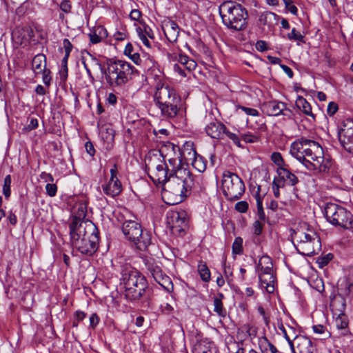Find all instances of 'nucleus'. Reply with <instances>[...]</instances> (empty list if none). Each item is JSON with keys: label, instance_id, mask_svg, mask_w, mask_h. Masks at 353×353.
<instances>
[{"label": "nucleus", "instance_id": "nucleus-1", "mask_svg": "<svg viewBox=\"0 0 353 353\" xmlns=\"http://www.w3.org/2000/svg\"><path fill=\"white\" fill-rule=\"evenodd\" d=\"M161 148L170 150L176 157H170L168 159L167 166L169 170L170 180L167 183L166 192L175 196V203L181 202L191 190L199 185V176H194L188 168L185 167L181 161V157L185 158L187 151L186 143L181 150L178 145L168 142Z\"/></svg>", "mask_w": 353, "mask_h": 353}, {"label": "nucleus", "instance_id": "nucleus-2", "mask_svg": "<svg viewBox=\"0 0 353 353\" xmlns=\"http://www.w3.org/2000/svg\"><path fill=\"white\" fill-rule=\"evenodd\" d=\"M290 154L309 170L328 172L332 165L330 159L324 157L319 143L303 137L292 143Z\"/></svg>", "mask_w": 353, "mask_h": 353}, {"label": "nucleus", "instance_id": "nucleus-3", "mask_svg": "<svg viewBox=\"0 0 353 353\" xmlns=\"http://www.w3.org/2000/svg\"><path fill=\"white\" fill-rule=\"evenodd\" d=\"M154 101L165 119H174L181 112L182 101L176 90L168 83H158L154 94Z\"/></svg>", "mask_w": 353, "mask_h": 353}, {"label": "nucleus", "instance_id": "nucleus-4", "mask_svg": "<svg viewBox=\"0 0 353 353\" xmlns=\"http://www.w3.org/2000/svg\"><path fill=\"white\" fill-rule=\"evenodd\" d=\"M72 245L82 254L93 255L99 248V230L93 223L79 225V228L70 230Z\"/></svg>", "mask_w": 353, "mask_h": 353}, {"label": "nucleus", "instance_id": "nucleus-5", "mask_svg": "<svg viewBox=\"0 0 353 353\" xmlns=\"http://www.w3.org/2000/svg\"><path fill=\"white\" fill-rule=\"evenodd\" d=\"M125 298L130 301H137L150 297V289L145 276L134 268H125L122 272Z\"/></svg>", "mask_w": 353, "mask_h": 353}, {"label": "nucleus", "instance_id": "nucleus-6", "mask_svg": "<svg viewBox=\"0 0 353 353\" xmlns=\"http://www.w3.org/2000/svg\"><path fill=\"white\" fill-rule=\"evenodd\" d=\"M219 13L222 22L228 28L241 31L248 23L249 14L241 4L233 1H225L219 6Z\"/></svg>", "mask_w": 353, "mask_h": 353}, {"label": "nucleus", "instance_id": "nucleus-7", "mask_svg": "<svg viewBox=\"0 0 353 353\" xmlns=\"http://www.w3.org/2000/svg\"><path fill=\"white\" fill-rule=\"evenodd\" d=\"M169 154H163V148L159 150L150 151L144 159L145 171L150 179L155 184L163 185L166 191L167 183L170 180V174L165 158Z\"/></svg>", "mask_w": 353, "mask_h": 353}, {"label": "nucleus", "instance_id": "nucleus-8", "mask_svg": "<svg viewBox=\"0 0 353 353\" xmlns=\"http://www.w3.org/2000/svg\"><path fill=\"white\" fill-rule=\"evenodd\" d=\"M103 73L106 83L112 88H121L138 75L137 70L123 60L110 59Z\"/></svg>", "mask_w": 353, "mask_h": 353}, {"label": "nucleus", "instance_id": "nucleus-9", "mask_svg": "<svg viewBox=\"0 0 353 353\" xmlns=\"http://www.w3.org/2000/svg\"><path fill=\"white\" fill-rule=\"evenodd\" d=\"M121 230L125 239L132 242L140 250H145L151 244L150 234L143 231L141 224L135 221H125Z\"/></svg>", "mask_w": 353, "mask_h": 353}, {"label": "nucleus", "instance_id": "nucleus-10", "mask_svg": "<svg viewBox=\"0 0 353 353\" xmlns=\"http://www.w3.org/2000/svg\"><path fill=\"white\" fill-rule=\"evenodd\" d=\"M327 221L332 225L345 229L353 228V215L345 208L336 203H327L324 208Z\"/></svg>", "mask_w": 353, "mask_h": 353}, {"label": "nucleus", "instance_id": "nucleus-11", "mask_svg": "<svg viewBox=\"0 0 353 353\" xmlns=\"http://www.w3.org/2000/svg\"><path fill=\"white\" fill-rule=\"evenodd\" d=\"M243 180L236 174L230 171L223 173L222 190L225 197L230 201L239 199L245 192Z\"/></svg>", "mask_w": 353, "mask_h": 353}, {"label": "nucleus", "instance_id": "nucleus-12", "mask_svg": "<svg viewBox=\"0 0 353 353\" xmlns=\"http://www.w3.org/2000/svg\"><path fill=\"white\" fill-rule=\"evenodd\" d=\"M167 223L173 234L183 236L188 228V219L185 211H171L167 214Z\"/></svg>", "mask_w": 353, "mask_h": 353}, {"label": "nucleus", "instance_id": "nucleus-13", "mask_svg": "<svg viewBox=\"0 0 353 353\" xmlns=\"http://www.w3.org/2000/svg\"><path fill=\"white\" fill-rule=\"evenodd\" d=\"M339 139L344 149L353 154V119L348 118L343 121L338 133Z\"/></svg>", "mask_w": 353, "mask_h": 353}, {"label": "nucleus", "instance_id": "nucleus-14", "mask_svg": "<svg viewBox=\"0 0 353 353\" xmlns=\"http://www.w3.org/2000/svg\"><path fill=\"white\" fill-rule=\"evenodd\" d=\"M110 179L107 184L102 185L103 192L110 196L114 197L119 195L122 190V185L117 178V167L114 164L110 169Z\"/></svg>", "mask_w": 353, "mask_h": 353}, {"label": "nucleus", "instance_id": "nucleus-15", "mask_svg": "<svg viewBox=\"0 0 353 353\" xmlns=\"http://www.w3.org/2000/svg\"><path fill=\"white\" fill-rule=\"evenodd\" d=\"M262 110L269 116H279L283 114L288 117H291L292 111L286 108L283 102L271 101L264 103L262 105Z\"/></svg>", "mask_w": 353, "mask_h": 353}, {"label": "nucleus", "instance_id": "nucleus-16", "mask_svg": "<svg viewBox=\"0 0 353 353\" xmlns=\"http://www.w3.org/2000/svg\"><path fill=\"white\" fill-rule=\"evenodd\" d=\"M291 350L293 353H316V349L308 337L301 335L294 338V345L291 344Z\"/></svg>", "mask_w": 353, "mask_h": 353}, {"label": "nucleus", "instance_id": "nucleus-17", "mask_svg": "<svg viewBox=\"0 0 353 353\" xmlns=\"http://www.w3.org/2000/svg\"><path fill=\"white\" fill-rule=\"evenodd\" d=\"M162 30L170 42L174 43L176 41L179 35L180 28L175 21L171 19L164 20L162 23Z\"/></svg>", "mask_w": 353, "mask_h": 353}, {"label": "nucleus", "instance_id": "nucleus-18", "mask_svg": "<svg viewBox=\"0 0 353 353\" xmlns=\"http://www.w3.org/2000/svg\"><path fill=\"white\" fill-rule=\"evenodd\" d=\"M295 236L299 239L298 247L300 249H305L307 244H319L320 239L316 232L308 229V232H296Z\"/></svg>", "mask_w": 353, "mask_h": 353}, {"label": "nucleus", "instance_id": "nucleus-19", "mask_svg": "<svg viewBox=\"0 0 353 353\" xmlns=\"http://www.w3.org/2000/svg\"><path fill=\"white\" fill-rule=\"evenodd\" d=\"M143 261L148 275H150L154 281L159 278L163 273L160 263L157 261L154 258L145 256L143 258Z\"/></svg>", "mask_w": 353, "mask_h": 353}, {"label": "nucleus", "instance_id": "nucleus-20", "mask_svg": "<svg viewBox=\"0 0 353 353\" xmlns=\"http://www.w3.org/2000/svg\"><path fill=\"white\" fill-rule=\"evenodd\" d=\"M187 151L188 154L192 157V165L199 172H203L206 169V161L201 155L198 154L196 150L192 148V143H186Z\"/></svg>", "mask_w": 353, "mask_h": 353}, {"label": "nucleus", "instance_id": "nucleus-21", "mask_svg": "<svg viewBox=\"0 0 353 353\" xmlns=\"http://www.w3.org/2000/svg\"><path fill=\"white\" fill-rule=\"evenodd\" d=\"M85 216V207L81 205L78 208L77 212L71 216L69 223V229L72 230L79 228V225L80 226V225H82L87 223H92L91 221L85 220L84 219Z\"/></svg>", "mask_w": 353, "mask_h": 353}, {"label": "nucleus", "instance_id": "nucleus-22", "mask_svg": "<svg viewBox=\"0 0 353 353\" xmlns=\"http://www.w3.org/2000/svg\"><path fill=\"white\" fill-rule=\"evenodd\" d=\"M225 125L216 120L208 123L205 130L206 134L212 139H220L223 138V132Z\"/></svg>", "mask_w": 353, "mask_h": 353}, {"label": "nucleus", "instance_id": "nucleus-23", "mask_svg": "<svg viewBox=\"0 0 353 353\" xmlns=\"http://www.w3.org/2000/svg\"><path fill=\"white\" fill-rule=\"evenodd\" d=\"M259 284L262 289H264L268 293L272 294L275 290L276 283V276L274 274L258 276Z\"/></svg>", "mask_w": 353, "mask_h": 353}, {"label": "nucleus", "instance_id": "nucleus-24", "mask_svg": "<svg viewBox=\"0 0 353 353\" xmlns=\"http://www.w3.org/2000/svg\"><path fill=\"white\" fill-rule=\"evenodd\" d=\"M277 172L279 176L282 178L285 183L289 185L294 186L299 183L298 177L290 170L289 165L278 168Z\"/></svg>", "mask_w": 353, "mask_h": 353}, {"label": "nucleus", "instance_id": "nucleus-25", "mask_svg": "<svg viewBox=\"0 0 353 353\" xmlns=\"http://www.w3.org/2000/svg\"><path fill=\"white\" fill-rule=\"evenodd\" d=\"M32 69L36 74H41L46 70V59L43 54L36 55L32 61Z\"/></svg>", "mask_w": 353, "mask_h": 353}, {"label": "nucleus", "instance_id": "nucleus-26", "mask_svg": "<svg viewBox=\"0 0 353 353\" xmlns=\"http://www.w3.org/2000/svg\"><path fill=\"white\" fill-rule=\"evenodd\" d=\"M334 324L341 334L347 335L350 333L348 318L346 314L342 313L338 315L334 320Z\"/></svg>", "mask_w": 353, "mask_h": 353}, {"label": "nucleus", "instance_id": "nucleus-27", "mask_svg": "<svg viewBox=\"0 0 353 353\" xmlns=\"http://www.w3.org/2000/svg\"><path fill=\"white\" fill-rule=\"evenodd\" d=\"M278 15L272 12H265L259 17V21L263 26L272 27L277 23Z\"/></svg>", "mask_w": 353, "mask_h": 353}, {"label": "nucleus", "instance_id": "nucleus-28", "mask_svg": "<svg viewBox=\"0 0 353 353\" xmlns=\"http://www.w3.org/2000/svg\"><path fill=\"white\" fill-rule=\"evenodd\" d=\"M90 42L93 44L100 43L103 38L107 37V31L101 26L96 28L94 31L89 34Z\"/></svg>", "mask_w": 353, "mask_h": 353}, {"label": "nucleus", "instance_id": "nucleus-29", "mask_svg": "<svg viewBox=\"0 0 353 353\" xmlns=\"http://www.w3.org/2000/svg\"><path fill=\"white\" fill-rule=\"evenodd\" d=\"M296 105L305 114L314 117L310 104L303 97L299 96L297 97Z\"/></svg>", "mask_w": 353, "mask_h": 353}, {"label": "nucleus", "instance_id": "nucleus-30", "mask_svg": "<svg viewBox=\"0 0 353 353\" xmlns=\"http://www.w3.org/2000/svg\"><path fill=\"white\" fill-rule=\"evenodd\" d=\"M339 290L346 296L350 295L353 287V277H344L339 281Z\"/></svg>", "mask_w": 353, "mask_h": 353}, {"label": "nucleus", "instance_id": "nucleus-31", "mask_svg": "<svg viewBox=\"0 0 353 353\" xmlns=\"http://www.w3.org/2000/svg\"><path fill=\"white\" fill-rule=\"evenodd\" d=\"M224 296L222 293L218 294L214 298V311L220 316L225 317L226 316V310L223 307L222 299Z\"/></svg>", "mask_w": 353, "mask_h": 353}, {"label": "nucleus", "instance_id": "nucleus-32", "mask_svg": "<svg viewBox=\"0 0 353 353\" xmlns=\"http://www.w3.org/2000/svg\"><path fill=\"white\" fill-rule=\"evenodd\" d=\"M155 281L162 286L168 292L171 293L173 292V283L170 278L164 272Z\"/></svg>", "mask_w": 353, "mask_h": 353}, {"label": "nucleus", "instance_id": "nucleus-33", "mask_svg": "<svg viewBox=\"0 0 353 353\" xmlns=\"http://www.w3.org/2000/svg\"><path fill=\"white\" fill-rule=\"evenodd\" d=\"M198 272L202 281H203L204 282L210 281L211 278V274L209 268H208L205 262H203L201 261H199L198 264Z\"/></svg>", "mask_w": 353, "mask_h": 353}, {"label": "nucleus", "instance_id": "nucleus-34", "mask_svg": "<svg viewBox=\"0 0 353 353\" xmlns=\"http://www.w3.org/2000/svg\"><path fill=\"white\" fill-rule=\"evenodd\" d=\"M12 39L15 41V42L18 44H23L28 41L27 36L25 32H23V28H17L12 32Z\"/></svg>", "mask_w": 353, "mask_h": 353}, {"label": "nucleus", "instance_id": "nucleus-35", "mask_svg": "<svg viewBox=\"0 0 353 353\" xmlns=\"http://www.w3.org/2000/svg\"><path fill=\"white\" fill-rule=\"evenodd\" d=\"M232 254L234 256L235 255H240L242 254L243 252V239L240 236L236 237L232 245Z\"/></svg>", "mask_w": 353, "mask_h": 353}, {"label": "nucleus", "instance_id": "nucleus-36", "mask_svg": "<svg viewBox=\"0 0 353 353\" xmlns=\"http://www.w3.org/2000/svg\"><path fill=\"white\" fill-rule=\"evenodd\" d=\"M314 332L319 336V339H325L329 337L330 334L326 328L322 325H315L312 326Z\"/></svg>", "mask_w": 353, "mask_h": 353}, {"label": "nucleus", "instance_id": "nucleus-37", "mask_svg": "<svg viewBox=\"0 0 353 353\" xmlns=\"http://www.w3.org/2000/svg\"><path fill=\"white\" fill-rule=\"evenodd\" d=\"M12 183V178L10 174L6 176L3 185V194L6 198H9L11 194L10 186Z\"/></svg>", "mask_w": 353, "mask_h": 353}, {"label": "nucleus", "instance_id": "nucleus-38", "mask_svg": "<svg viewBox=\"0 0 353 353\" xmlns=\"http://www.w3.org/2000/svg\"><path fill=\"white\" fill-rule=\"evenodd\" d=\"M222 133L223 138L221 139H225V138H228L232 141L234 144L237 145L238 146H240V139L239 137L236 134L228 130L225 126Z\"/></svg>", "mask_w": 353, "mask_h": 353}, {"label": "nucleus", "instance_id": "nucleus-39", "mask_svg": "<svg viewBox=\"0 0 353 353\" xmlns=\"http://www.w3.org/2000/svg\"><path fill=\"white\" fill-rule=\"evenodd\" d=\"M86 316V313L83 311H76L73 315L72 327H77L79 326V323L82 321Z\"/></svg>", "mask_w": 353, "mask_h": 353}, {"label": "nucleus", "instance_id": "nucleus-40", "mask_svg": "<svg viewBox=\"0 0 353 353\" xmlns=\"http://www.w3.org/2000/svg\"><path fill=\"white\" fill-rule=\"evenodd\" d=\"M271 159L278 166V168L288 165L285 163L283 157L279 152H273L271 155Z\"/></svg>", "mask_w": 353, "mask_h": 353}, {"label": "nucleus", "instance_id": "nucleus-41", "mask_svg": "<svg viewBox=\"0 0 353 353\" xmlns=\"http://www.w3.org/2000/svg\"><path fill=\"white\" fill-rule=\"evenodd\" d=\"M23 32L26 34L27 39L28 42H39V39H36L34 30L30 26L23 27Z\"/></svg>", "mask_w": 353, "mask_h": 353}, {"label": "nucleus", "instance_id": "nucleus-42", "mask_svg": "<svg viewBox=\"0 0 353 353\" xmlns=\"http://www.w3.org/2000/svg\"><path fill=\"white\" fill-rule=\"evenodd\" d=\"M257 265L263 267L271 268L273 269V263L271 258L267 255L262 256Z\"/></svg>", "mask_w": 353, "mask_h": 353}, {"label": "nucleus", "instance_id": "nucleus-43", "mask_svg": "<svg viewBox=\"0 0 353 353\" xmlns=\"http://www.w3.org/2000/svg\"><path fill=\"white\" fill-rule=\"evenodd\" d=\"M287 38L290 40H294L297 41H302L303 40V36L295 28H293L290 33H288Z\"/></svg>", "mask_w": 353, "mask_h": 353}, {"label": "nucleus", "instance_id": "nucleus-44", "mask_svg": "<svg viewBox=\"0 0 353 353\" xmlns=\"http://www.w3.org/2000/svg\"><path fill=\"white\" fill-rule=\"evenodd\" d=\"M256 271L258 274V276L260 275H270L274 274L273 269L268 267L259 266V265H256Z\"/></svg>", "mask_w": 353, "mask_h": 353}, {"label": "nucleus", "instance_id": "nucleus-45", "mask_svg": "<svg viewBox=\"0 0 353 353\" xmlns=\"http://www.w3.org/2000/svg\"><path fill=\"white\" fill-rule=\"evenodd\" d=\"M334 256L332 254L329 253L322 257H319L317 259V263L321 268H323L328 264V263L333 259Z\"/></svg>", "mask_w": 353, "mask_h": 353}, {"label": "nucleus", "instance_id": "nucleus-46", "mask_svg": "<svg viewBox=\"0 0 353 353\" xmlns=\"http://www.w3.org/2000/svg\"><path fill=\"white\" fill-rule=\"evenodd\" d=\"M314 244H307L305 249L297 248L298 251L303 255L311 256L315 253V249L313 246Z\"/></svg>", "mask_w": 353, "mask_h": 353}, {"label": "nucleus", "instance_id": "nucleus-47", "mask_svg": "<svg viewBox=\"0 0 353 353\" xmlns=\"http://www.w3.org/2000/svg\"><path fill=\"white\" fill-rule=\"evenodd\" d=\"M257 208V216L259 219L257 221H260V222H265L266 221V216L264 212V210L263 208V204L259 201H258V205H256Z\"/></svg>", "mask_w": 353, "mask_h": 353}, {"label": "nucleus", "instance_id": "nucleus-48", "mask_svg": "<svg viewBox=\"0 0 353 353\" xmlns=\"http://www.w3.org/2000/svg\"><path fill=\"white\" fill-rule=\"evenodd\" d=\"M46 190L48 196H54L57 192V186L53 183H48L46 185Z\"/></svg>", "mask_w": 353, "mask_h": 353}, {"label": "nucleus", "instance_id": "nucleus-49", "mask_svg": "<svg viewBox=\"0 0 353 353\" xmlns=\"http://www.w3.org/2000/svg\"><path fill=\"white\" fill-rule=\"evenodd\" d=\"M285 8L290 12L292 14L296 15L298 12L297 8L293 4L292 0H283Z\"/></svg>", "mask_w": 353, "mask_h": 353}, {"label": "nucleus", "instance_id": "nucleus-50", "mask_svg": "<svg viewBox=\"0 0 353 353\" xmlns=\"http://www.w3.org/2000/svg\"><path fill=\"white\" fill-rule=\"evenodd\" d=\"M265 222H260V221H255L253 223L254 234L256 235H260L262 233L264 225Z\"/></svg>", "mask_w": 353, "mask_h": 353}, {"label": "nucleus", "instance_id": "nucleus-51", "mask_svg": "<svg viewBox=\"0 0 353 353\" xmlns=\"http://www.w3.org/2000/svg\"><path fill=\"white\" fill-rule=\"evenodd\" d=\"M137 30L139 37L141 39V40L142 41L143 43L145 46L150 48V43L147 36L145 35V34L143 32V29L141 28H138Z\"/></svg>", "mask_w": 353, "mask_h": 353}, {"label": "nucleus", "instance_id": "nucleus-52", "mask_svg": "<svg viewBox=\"0 0 353 353\" xmlns=\"http://www.w3.org/2000/svg\"><path fill=\"white\" fill-rule=\"evenodd\" d=\"M237 108L242 110L248 115L259 116V111L254 108H247L242 105H238Z\"/></svg>", "mask_w": 353, "mask_h": 353}, {"label": "nucleus", "instance_id": "nucleus-53", "mask_svg": "<svg viewBox=\"0 0 353 353\" xmlns=\"http://www.w3.org/2000/svg\"><path fill=\"white\" fill-rule=\"evenodd\" d=\"M235 209L236 211L244 213L248 209V203L246 201H242L236 203Z\"/></svg>", "mask_w": 353, "mask_h": 353}, {"label": "nucleus", "instance_id": "nucleus-54", "mask_svg": "<svg viewBox=\"0 0 353 353\" xmlns=\"http://www.w3.org/2000/svg\"><path fill=\"white\" fill-rule=\"evenodd\" d=\"M338 105L334 102H330L328 104L327 113L329 116H333L338 110Z\"/></svg>", "mask_w": 353, "mask_h": 353}, {"label": "nucleus", "instance_id": "nucleus-55", "mask_svg": "<svg viewBox=\"0 0 353 353\" xmlns=\"http://www.w3.org/2000/svg\"><path fill=\"white\" fill-rule=\"evenodd\" d=\"M38 127V120L36 118H31L30 122L24 128L26 131H31Z\"/></svg>", "mask_w": 353, "mask_h": 353}, {"label": "nucleus", "instance_id": "nucleus-56", "mask_svg": "<svg viewBox=\"0 0 353 353\" xmlns=\"http://www.w3.org/2000/svg\"><path fill=\"white\" fill-rule=\"evenodd\" d=\"M242 139L246 143H254L258 141L259 137L252 134H244L242 135Z\"/></svg>", "mask_w": 353, "mask_h": 353}, {"label": "nucleus", "instance_id": "nucleus-57", "mask_svg": "<svg viewBox=\"0 0 353 353\" xmlns=\"http://www.w3.org/2000/svg\"><path fill=\"white\" fill-rule=\"evenodd\" d=\"M63 47L65 51V54L66 55L70 54L72 48L73 46L70 43V41L68 39H64L63 41Z\"/></svg>", "mask_w": 353, "mask_h": 353}, {"label": "nucleus", "instance_id": "nucleus-58", "mask_svg": "<svg viewBox=\"0 0 353 353\" xmlns=\"http://www.w3.org/2000/svg\"><path fill=\"white\" fill-rule=\"evenodd\" d=\"M99 323V317L96 313H93L90 316V327L94 329Z\"/></svg>", "mask_w": 353, "mask_h": 353}, {"label": "nucleus", "instance_id": "nucleus-59", "mask_svg": "<svg viewBox=\"0 0 353 353\" xmlns=\"http://www.w3.org/2000/svg\"><path fill=\"white\" fill-rule=\"evenodd\" d=\"M41 179L43 180L45 182L48 183H54V179L53 176L50 174L47 173L46 172H42L40 174Z\"/></svg>", "mask_w": 353, "mask_h": 353}, {"label": "nucleus", "instance_id": "nucleus-60", "mask_svg": "<svg viewBox=\"0 0 353 353\" xmlns=\"http://www.w3.org/2000/svg\"><path fill=\"white\" fill-rule=\"evenodd\" d=\"M41 74H43V81L45 85H49L50 84V81H51V77L50 76V70H43Z\"/></svg>", "mask_w": 353, "mask_h": 353}, {"label": "nucleus", "instance_id": "nucleus-61", "mask_svg": "<svg viewBox=\"0 0 353 353\" xmlns=\"http://www.w3.org/2000/svg\"><path fill=\"white\" fill-rule=\"evenodd\" d=\"M173 70L175 72L178 73L181 77H186L185 69L178 63H175L173 66Z\"/></svg>", "mask_w": 353, "mask_h": 353}, {"label": "nucleus", "instance_id": "nucleus-62", "mask_svg": "<svg viewBox=\"0 0 353 353\" xmlns=\"http://www.w3.org/2000/svg\"><path fill=\"white\" fill-rule=\"evenodd\" d=\"M60 8L65 13L70 12L71 10L70 2L67 0L63 1L60 4Z\"/></svg>", "mask_w": 353, "mask_h": 353}, {"label": "nucleus", "instance_id": "nucleus-63", "mask_svg": "<svg viewBox=\"0 0 353 353\" xmlns=\"http://www.w3.org/2000/svg\"><path fill=\"white\" fill-rule=\"evenodd\" d=\"M284 185L285 181L280 176L279 178H274L273 180L272 188H277V189H279L281 188H283Z\"/></svg>", "mask_w": 353, "mask_h": 353}, {"label": "nucleus", "instance_id": "nucleus-64", "mask_svg": "<svg viewBox=\"0 0 353 353\" xmlns=\"http://www.w3.org/2000/svg\"><path fill=\"white\" fill-rule=\"evenodd\" d=\"M256 48L259 52H264L268 50L267 43L265 41L260 40L256 43Z\"/></svg>", "mask_w": 353, "mask_h": 353}]
</instances>
